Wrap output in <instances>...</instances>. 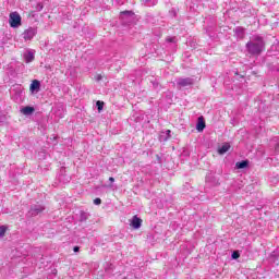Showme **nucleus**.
I'll return each instance as SVG.
<instances>
[{
    "mask_svg": "<svg viewBox=\"0 0 279 279\" xmlns=\"http://www.w3.org/2000/svg\"><path fill=\"white\" fill-rule=\"evenodd\" d=\"M53 274L57 275V274H58V270L54 269V270H53Z\"/></svg>",
    "mask_w": 279,
    "mask_h": 279,
    "instance_id": "27",
    "label": "nucleus"
},
{
    "mask_svg": "<svg viewBox=\"0 0 279 279\" xmlns=\"http://www.w3.org/2000/svg\"><path fill=\"white\" fill-rule=\"evenodd\" d=\"M102 78H104V76H101V74H98V75L96 76L97 82H101Z\"/></svg>",
    "mask_w": 279,
    "mask_h": 279,
    "instance_id": "23",
    "label": "nucleus"
},
{
    "mask_svg": "<svg viewBox=\"0 0 279 279\" xmlns=\"http://www.w3.org/2000/svg\"><path fill=\"white\" fill-rule=\"evenodd\" d=\"M109 182H114V179L112 177H110Z\"/></svg>",
    "mask_w": 279,
    "mask_h": 279,
    "instance_id": "26",
    "label": "nucleus"
},
{
    "mask_svg": "<svg viewBox=\"0 0 279 279\" xmlns=\"http://www.w3.org/2000/svg\"><path fill=\"white\" fill-rule=\"evenodd\" d=\"M120 17L122 19V21H125V19H128L129 21H132L134 19V12L123 11L120 13Z\"/></svg>",
    "mask_w": 279,
    "mask_h": 279,
    "instance_id": "10",
    "label": "nucleus"
},
{
    "mask_svg": "<svg viewBox=\"0 0 279 279\" xmlns=\"http://www.w3.org/2000/svg\"><path fill=\"white\" fill-rule=\"evenodd\" d=\"M96 106H97V108H98V112H101V111L104 110V101L98 100V101L96 102Z\"/></svg>",
    "mask_w": 279,
    "mask_h": 279,
    "instance_id": "19",
    "label": "nucleus"
},
{
    "mask_svg": "<svg viewBox=\"0 0 279 279\" xmlns=\"http://www.w3.org/2000/svg\"><path fill=\"white\" fill-rule=\"evenodd\" d=\"M74 252H80V246H74Z\"/></svg>",
    "mask_w": 279,
    "mask_h": 279,
    "instance_id": "24",
    "label": "nucleus"
},
{
    "mask_svg": "<svg viewBox=\"0 0 279 279\" xmlns=\"http://www.w3.org/2000/svg\"><path fill=\"white\" fill-rule=\"evenodd\" d=\"M169 138H171V130L162 131L159 134L160 143H167V141H169Z\"/></svg>",
    "mask_w": 279,
    "mask_h": 279,
    "instance_id": "8",
    "label": "nucleus"
},
{
    "mask_svg": "<svg viewBox=\"0 0 279 279\" xmlns=\"http://www.w3.org/2000/svg\"><path fill=\"white\" fill-rule=\"evenodd\" d=\"M231 257L233 258V260H236V258L241 257V253H239V251H234L231 255Z\"/></svg>",
    "mask_w": 279,
    "mask_h": 279,
    "instance_id": "21",
    "label": "nucleus"
},
{
    "mask_svg": "<svg viewBox=\"0 0 279 279\" xmlns=\"http://www.w3.org/2000/svg\"><path fill=\"white\" fill-rule=\"evenodd\" d=\"M206 128V122L204 121V117H199L197 124H196V130L198 132H204V129Z\"/></svg>",
    "mask_w": 279,
    "mask_h": 279,
    "instance_id": "12",
    "label": "nucleus"
},
{
    "mask_svg": "<svg viewBox=\"0 0 279 279\" xmlns=\"http://www.w3.org/2000/svg\"><path fill=\"white\" fill-rule=\"evenodd\" d=\"M94 204H95L96 206H99V205L101 204V198H95V199H94Z\"/></svg>",
    "mask_w": 279,
    "mask_h": 279,
    "instance_id": "22",
    "label": "nucleus"
},
{
    "mask_svg": "<svg viewBox=\"0 0 279 279\" xmlns=\"http://www.w3.org/2000/svg\"><path fill=\"white\" fill-rule=\"evenodd\" d=\"M39 10H43V5H39Z\"/></svg>",
    "mask_w": 279,
    "mask_h": 279,
    "instance_id": "28",
    "label": "nucleus"
},
{
    "mask_svg": "<svg viewBox=\"0 0 279 279\" xmlns=\"http://www.w3.org/2000/svg\"><path fill=\"white\" fill-rule=\"evenodd\" d=\"M168 43H173V38H168Z\"/></svg>",
    "mask_w": 279,
    "mask_h": 279,
    "instance_id": "25",
    "label": "nucleus"
},
{
    "mask_svg": "<svg viewBox=\"0 0 279 279\" xmlns=\"http://www.w3.org/2000/svg\"><path fill=\"white\" fill-rule=\"evenodd\" d=\"M35 58V52L33 50H27L26 52H24V61L26 62V64H29V62H34Z\"/></svg>",
    "mask_w": 279,
    "mask_h": 279,
    "instance_id": "7",
    "label": "nucleus"
},
{
    "mask_svg": "<svg viewBox=\"0 0 279 279\" xmlns=\"http://www.w3.org/2000/svg\"><path fill=\"white\" fill-rule=\"evenodd\" d=\"M8 231V228L5 226L0 227V236L3 238L5 236V232Z\"/></svg>",
    "mask_w": 279,
    "mask_h": 279,
    "instance_id": "20",
    "label": "nucleus"
},
{
    "mask_svg": "<svg viewBox=\"0 0 279 279\" xmlns=\"http://www.w3.org/2000/svg\"><path fill=\"white\" fill-rule=\"evenodd\" d=\"M230 150V145L228 143L223 144L219 149H218V154H220V156H223V154H227V151Z\"/></svg>",
    "mask_w": 279,
    "mask_h": 279,
    "instance_id": "13",
    "label": "nucleus"
},
{
    "mask_svg": "<svg viewBox=\"0 0 279 279\" xmlns=\"http://www.w3.org/2000/svg\"><path fill=\"white\" fill-rule=\"evenodd\" d=\"M131 226L134 228V230H138L141 226H143V219L138 218V216H133L131 220Z\"/></svg>",
    "mask_w": 279,
    "mask_h": 279,
    "instance_id": "6",
    "label": "nucleus"
},
{
    "mask_svg": "<svg viewBox=\"0 0 279 279\" xmlns=\"http://www.w3.org/2000/svg\"><path fill=\"white\" fill-rule=\"evenodd\" d=\"M21 14L19 12H12L9 16L10 26L13 28L21 27Z\"/></svg>",
    "mask_w": 279,
    "mask_h": 279,
    "instance_id": "2",
    "label": "nucleus"
},
{
    "mask_svg": "<svg viewBox=\"0 0 279 279\" xmlns=\"http://www.w3.org/2000/svg\"><path fill=\"white\" fill-rule=\"evenodd\" d=\"M31 93H40V81L34 80L29 86Z\"/></svg>",
    "mask_w": 279,
    "mask_h": 279,
    "instance_id": "9",
    "label": "nucleus"
},
{
    "mask_svg": "<svg viewBox=\"0 0 279 279\" xmlns=\"http://www.w3.org/2000/svg\"><path fill=\"white\" fill-rule=\"evenodd\" d=\"M87 220H88V214L85 211H81L80 221H87Z\"/></svg>",
    "mask_w": 279,
    "mask_h": 279,
    "instance_id": "18",
    "label": "nucleus"
},
{
    "mask_svg": "<svg viewBox=\"0 0 279 279\" xmlns=\"http://www.w3.org/2000/svg\"><path fill=\"white\" fill-rule=\"evenodd\" d=\"M22 114H25V117H29V114H34L36 112V109L34 107L26 106L21 109Z\"/></svg>",
    "mask_w": 279,
    "mask_h": 279,
    "instance_id": "11",
    "label": "nucleus"
},
{
    "mask_svg": "<svg viewBox=\"0 0 279 279\" xmlns=\"http://www.w3.org/2000/svg\"><path fill=\"white\" fill-rule=\"evenodd\" d=\"M59 182H63V184H66V182H71V177H66L64 174L59 175Z\"/></svg>",
    "mask_w": 279,
    "mask_h": 279,
    "instance_id": "15",
    "label": "nucleus"
},
{
    "mask_svg": "<svg viewBox=\"0 0 279 279\" xmlns=\"http://www.w3.org/2000/svg\"><path fill=\"white\" fill-rule=\"evenodd\" d=\"M250 165L248 160H242V161H238L235 163L236 169H246V167Z\"/></svg>",
    "mask_w": 279,
    "mask_h": 279,
    "instance_id": "14",
    "label": "nucleus"
},
{
    "mask_svg": "<svg viewBox=\"0 0 279 279\" xmlns=\"http://www.w3.org/2000/svg\"><path fill=\"white\" fill-rule=\"evenodd\" d=\"M246 49L251 56H260L265 50V40L260 36H254L252 40L246 44Z\"/></svg>",
    "mask_w": 279,
    "mask_h": 279,
    "instance_id": "1",
    "label": "nucleus"
},
{
    "mask_svg": "<svg viewBox=\"0 0 279 279\" xmlns=\"http://www.w3.org/2000/svg\"><path fill=\"white\" fill-rule=\"evenodd\" d=\"M194 84H195V80L191 77L178 78L177 81V86H179L180 88H186V86H193Z\"/></svg>",
    "mask_w": 279,
    "mask_h": 279,
    "instance_id": "4",
    "label": "nucleus"
},
{
    "mask_svg": "<svg viewBox=\"0 0 279 279\" xmlns=\"http://www.w3.org/2000/svg\"><path fill=\"white\" fill-rule=\"evenodd\" d=\"M145 5H147L148 8H153V5H156V3H158V0H143Z\"/></svg>",
    "mask_w": 279,
    "mask_h": 279,
    "instance_id": "17",
    "label": "nucleus"
},
{
    "mask_svg": "<svg viewBox=\"0 0 279 279\" xmlns=\"http://www.w3.org/2000/svg\"><path fill=\"white\" fill-rule=\"evenodd\" d=\"M45 210V206L41 204L32 205L28 216L29 217H37V215H40Z\"/></svg>",
    "mask_w": 279,
    "mask_h": 279,
    "instance_id": "3",
    "label": "nucleus"
},
{
    "mask_svg": "<svg viewBox=\"0 0 279 279\" xmlns=\"http://www.w3.org/2000/svg\"><path fill=\"white\" fill-rule=\"evenodd\" d=\"M178 12H180V10L178 8H172L169 11V16H171L172 19H175V16H178Z\"/></svg>",
    "mask_w": 279,
    "mask_h": 279,
    "instance_id": "16",
    "label": "nucleus"
},
{
    "mask_svg": "<svg viewBox=\"0 0 279 279\" xmlns=\"http://www.w3.org/2000/svg\"><path fill=\"white\" fill-rule=\"evenodd\" d=\"M36 34H38V31L34 27H29V28L24 31L23 38L26 41L32 40L34 38V36H36Z\"/></svg>",
    "mask_w": 279,
    "mask_h": 279,
    "instance_id": "5",
    "label": "nucleus"
}]
</instances>
